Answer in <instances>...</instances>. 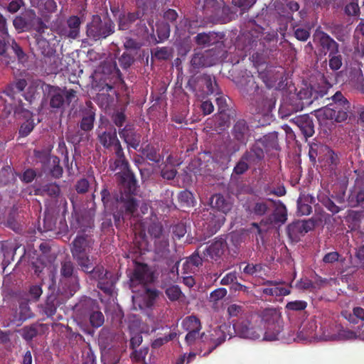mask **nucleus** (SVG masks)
I'll return each mask as SVG.
<instances>
[{
  "label": "nucleus",
  "instance_id": "obj_24",
  "mask_svg": "<svg viewBox=\"0 0 364 364\" xmlns=\"http://www.w3.org/2000/svg\"><path fill=\"white\" fill-rule=\"evenodd\" d=\"M314 41L318 42L321 51L326 55L328 52L333 55L339 53L338 44L328 34L317 28L314 34Z\"/></svg>",
  "mask_w": 364,
  "mask_h": 364
},
{
  "label": "nucleus",
  "instance_id": "obj_23",
  "mask_svg": "<svg viewBox=\"0 0 364 364\" xmlns=\"http://www.w3.org/2000/svg\"><path fill=\"white\" fill-rule=\"evenodd\" d=\"M203 219L205 221L204 226H206L209 234H215L224 224L225 218L222 213L212 209L207 210L203 214Z\"/></svg>",
  "mask_w": 364,
  "mask_h": 364
},
{
  "label": "nucleus",
  "instance_id": "obj_35",
  "mask_svg": "<svg viewBox=\"0 0 364 364\" xmlns=\"http://www.w3.org/2000/svg\"><path fill=\"white\" fill-rule=\"evenodd\" d=\"M60 304L58 294L52 292L47 296L45 303L41 305L43 314L46 315L48 318L53 317Z\"/></svg>",
  "mask_w": 364,
  "mask_h": 364
},
{
  "label": "nucleus",
  "instance_id": "obj_40",
  "mask_svg": "<svg viewBox=\"0 0 364 364\" xmlns=\"http://www.w3.org/2000/svg\"><path fill=\"white\" fill-rule=\"evenodd\" d=\"M141 153L147 160L156 164H159L164 159V156L160 154L159 147L150 144L142 149Z\"/></svg>",
  "mask_w": 364,
  "mask_h": 364
},
{
  "label": "nucleus",
  "instance_id": "obj_62",
  "mask_svg": "<svg viewBox=\"0 0 364 364\" xmlns=\"http://www.w3.org/2000/svg\"><path fill=\"white\" fill-rule=\"evenodd\" d=\"M35 124L33 119H28L21 124L18 130L19 136L21 137L27 136L34 129Z\"/></svg>",
  "mask_w": 364,
  "mask_h": 364
},
{
  "label": "nucleus",
  "instance_id": "obj_41",
  "mask_svg": "<svg viewBox=\"0 0 364 364\" xmlns=\"http://www.w3.org/2000/svg\"><path fill=\"white\" fill-rule=\"evenodd\" d=\"M264 284L274 286L272 287L264 288L262 289V293L268 296H282L289 295L291 293L290 289L284 287H277V282L272 280L266 281Z\"/></svg>",
  "mask_w": 364,
  "mask_h": 364
},
{
  "label": "nucleus",
  "instance_id": "obj_15",
  "mask_svg": "<svg viewBox=\"0 0 364 364\" xmlns=\"http://www.w3.org/2000/svg\"><path fill=\"white\" fill-rule=\"evenodd\" d=\"M276 98L273 96L262 95L255 100L254 104L255 114H260L265 123L269 124L272 119V112L275 107Z\"/></svg>",
  "mask_w": 364,
  "mask_h": 364
},
{
  "label": "nucleus",
  "instance_id": "obj_29",
  "mask_svg": "<svg viewBox=\"0 0 364 364\" xmlns=\"http://www.w3.org/2000/svg\"><path fill=\"white\" fill-rule=\"evenodd\" d=\"M215 53L213 50L210 49L195 53L191 60V66L194 68H199L215 65L218 60Z\"/></svg>",
  "mask_w": 364,
  "mask_h": 364
},
{
  "label": "nucleus",
  "instance_id": "obj_21",
  "mask_svg": "<svg viewBox=\"0 0 364 364\" xmlns=\"http://www.w3.org/2000/svg\"><path fill=\"white\" fill-rule=\"evenodd\" d=\"M356 178L350 191L348 202L353 207L364 202V171H355Z\"/></svg>",
  "mask_w": 364,
  "mask_h": 364
},
{
  "label": "nucleus",
  "instance_id": "obj_7",
  "mask_svg": "<svg viewBox=\"0 0 364 364\" xmlns=\"http://www.w3.org/2000/svg\"><path fill=\"white\" fill-rule=\"evenodd\" d=\"M218 85L210 75H194L188 80L186 89L197 98L203 100L207 96L216 92Z\"/></svg>",
  "mask_w": 364,
  "mask_h": 364
},
{
  "label": "nucleus",
  "instance_id": "obj_4",
  "mask_svg": "<svg viewBox=\"0 0 364 364\" xmlns=\"http://www.w3.org/2000/svg\"><path fill=\"white\" fill-rule=\"evenodd\" d=\"M278 34L276 31L265 33L258 39L250 43L252 58L257 62L264 60L277 50Z\"/></svg>",
  "mask_w": 364,
  "mask_h": 364
},
{
  "label": "nucleus",
  "instance_id": "obj_32",
  "mask_svg": "<svg viewBox=\"0 0 364 364\" xmlns=\"http://www.w3.org/2000/svg\"><path fill=\"white\" fill-rule=\"evenodd\" d=\"M18 307L15 310L13 321L14 322L23 323L35 316L31 308L29 306V299L21 298L18 301Z\"/></svg>",
  "mask_w": 364,
  "mask_h": 364
},
{
  "label": "nucleus",
  "instance_id": "obj_27",
  "mask_svg": "<svg viewBox=\"0 0 364 364\" xmlns=\"http://www.w3.org/2000/svg\"><path fill=\"white\" fill-rule=\"evenodd\" d=\"M225 247V240L222 238L217 239L203 249V257L207 261L218 262L223 255Z\"/></svg>",
  "mask_w": 364,
  "mask_h": 364
},
{
  "label": "nucleus",
  "instance_id": "obj_49",
  "mask_svg": "<svg viewBox=\"0 0 364 364\" xmlns=\"http://www.w3.org/2000/svg\"><path fill=\"white\" fill-rule=\"evenodd\" d=\"M331 338L334 340H353L357 338V334L352 330L341 327L338 329V333L333 335Z\"/></svg>",
  "mask_w": 364,
  "mask_h": 364
},
{
  "label": "nucleus",
  "instance_id": "obj_25",
  "mask_svg": "<svg viewBox=\"0 0 364 364\" xmlns=\"http://www.w3.org/2000/svg\"><path fill=\"white\" fill-rule=\"evenodd\" d=\"M120 138L127 144L128 147L135 150L138 149L141 143V134L134 127V124L128 123L124 127L119 129Z\"/></svg>",
  "mask_w": 364,
  "mask_h": 364
},
{
  "label": "nucleus",
  "instance_id": "obj_64",
  "mask_svg": "<svg viewBox=\"0 0 364 364\" xmlns=\"http://www.w3.org/2000/svg\"><path fill=\"white\" fill-rule=\"evenodd\" d=\"M269 210L268 203L266 201H259L255 203L252 213L257 216L265 215Z\"/></svg>",
  "mask_w": 364,
  "mask_h": 364
},
{
  "label": "nucleus",
  "instance_id": "obj_63",
  "mask_svg": "<svg viewBox=\"0 0 364 364\" xmlns=\"http://www.w3.org/2000/svg\"><path fill=\"white\" fill-rule=\"evenodd\" d=\"M90 322L92 327L99 328L105 322V317L101 311H93L90 316Z\"/></svg>",
  "mask_w": 364,
  "mask_h": 364
},
{
  "label": "nucleus",
  "instance_id": "obj_2",
  "mask_svg": "<svg viewBox=\"0 0 364 364\" xmlns=\"http://www.w3.org/2000/svg\"><path fill=\"white\" fill-rule=\"evenodd\" d=\"M144 13L140 10L121 12L117 22L119 31H129L135 36H145L149 33L147 23L151 26L153 20L143 18Z\"/></svg>",
  "mask_w": 364,
  "mask_h": 364
},
{
  "label": "nucleus",
  "instance_id": "obj_43",
  "mask_svg": "<svg viewBox=\"0 0 364 364\" xmlns=\"http://www.w3.org/2000/svg\"><path fill=\"white\" fill-rule=\"evenodd\" d=\"M326 149H328V146L323 145L320 143H311L309 144V156L310 161L312 163H316V158H318V160L322 157V154H324V151Z\"/></svg>",
  "mask_w": 364,
  "mask_h": 364
},
{
  "label": "nucleus",
  "instance_id": "obj_13",
  "mask_svg": "<svg viewBox=\"0 0 364 364\" xmlns=\"http://www.w3.org/2000/svg\"><path fill=\"white\" fill-rule=\"evenodd\" d=\"M233 328L238 336L251 340H258L264 336V329L260 326L256 318L249 319H239L233 323Z\"/></svg>",
  "mask_w": 364,
  "mask_h": 364
},
{
  "label": "nucleus",
  "instance_id": "obj_14",
  "mask_svg": "<svg viewBox=\"0 0 364 364\" xmlns=\"http://www.w3.org/2000/svg\"><path fill=\"white\" fill-rule=\"evenodd\" d=\"M225 339L226 333L222 328V326L216 327L210 331L208 333H202L200 336V341L208 348L207 351L203 354V356H208L217 347L224 343Z\"/></svg>",
  "mask_w": 364,
  "mask_h": 364
},
{
  "label": "nucleus",
  "instance_id": "obj_55",
  "mask_svg": "<svg viewBox=\"0 0 364 364\" xmlns=\"http://www.w3.org/2000/svg\"><path fill=\"white\" fill-rule=\"evenodd\" d=\"M307 302L303 300H295L287 302L285 309L289 311H301L306 309Z\"/></svg>",
  "mask_w": 364,
  "mask_h": 364
},
{
  "label": "nucleus",
  "instance_id": "obj_42",
  "mask_svg": "<svg viewBox=\"0 0 364 364\" xmlns=\"http://www.w3.org/2000/svg\"><path fill=\"white\" fill-rule=\"evenodd\" d=\"M256 143H260L265 149H277L278 146L277 134L276 132H270L257 139Z\"/></svg>",
  "mask_w": 364,
  "mask_h": 364
},
{
  "label": "nucleus",
  "instance_id": "obj_28",
  "mask_svg": "<svg viewBox=\"0 0 364 364\" xmlns=\"http://www.w3.org/2000/svg\"><path fill=\"white\" fill-rule=\"evenodd\" d=\"M289 121L299 128L306 140L314 134V119L309 114L298 115Z\"/></svg>",
  "mask_w": 364,
  "mask_h": 364
},
{
  "label": "nucleus",
  "instance_id": "obj_8",
  "mask_svg": "<svg viewBox=\"0 0 364 364\" xmlns=\"http://www.w3.org/2000/svg\"><path fill=\"white\" fill-rule=\"evenodd\" d=\"M332 84L327 80L324 75H322L319 82L301 89L295 99L296 102L303 105L304 109L326 96Z\"/></svg>",
  "mask_w": 364,
  "mask_h": 364
},
{
  "label": "nucleus",
  "instance_id": "obj_39",
  "mask_svg": "<svg viewBox=\"0 0 364 364\" xmlns=\"http://www.w3.org/2000/svg\"><path fill=\"white\" fill-rule=\"evenodd\" d=\"M77 228L79 230L77 234H92L94 228V220L87 215H81L77 218Z\"/></svg>",
  "mask_w": 364,
  "mask_h": 364
},
{
  "label": "nucleus",
  "instance_id": "obj_60",
  "mask_svg": "<svg viewBox=\"0 0 364 364\" xmlns=\"http://www.w3.org/2000/svg\"><path fill=\"white\" fill-rule=\"evenodd\" d=\"M148 232L151 237L155 240L161 237H164L166 235L164 233L163 226L160 223H152L148 228Z\"/></svg>",
  "mask_w": 364,
  "mask_h": 364
},
{
  "label": "nucleus",
  "instance_id": "obj_52",
  "mask_svg": "<svg viewBox=\"0 0 364 364\" xmlns=\"http://www.w3.org/2000/svg\"><path fill=\"white\" fill-rule=\"evenodd\" d=\"M44 82L42 81L33 82L31 84L27 90V92L24 95L25 100L31 102L35 98L38 93V87L41 86L42 88V85Z\"/></svg>",
  "mask_w": 364,
  "mask_h": 364
},
{
  "label": "nucleus",
  "instance_id": "obj_16",
  "mask_svg": "<svg viewBox=\"0 0 364 364\" xmlns=\"http://www.w3.org/2000/svg\"><path fill=\"white\" fill-rule=\"evenodd\" d=\"M82 21L77 16L73 15L68 18L66 25L57 26L56 33L65 39H76L80 36Z\"/></svg>",
  "mask_w": 364,
  "mask_h": 364
},
{
  "label": "nucleus",
  "instance_id": "obj_57",
  "mask_svg": "<svg viewBox=\"0 0 364 364\" xmlns=\"http://www.w3.org/2000/svg\"><path fill=\"white\" fill-rule=\"evenodd\" d=\"M15 181L14 175L11 170L2 169L0 171V187L7 186L14 183Z\"/></svg>",
  "mask_w": 364,
  "mask_h": 364
},
{
  "label": "nucleus",
  "instance_id": "obj_34",
  "mask_svg": "<svg viewBox=\"0 0 364 364\" xmlns=\"http://www.w3.org/2000/svg\"><path fill=\"white\" fill-rule=\"evenodd\" d=\"M48 330L47 324L35 322L21 328V336L27 342L31 341L38 335H43Z\"/></svg>",
  "mask_w": 364,
  "mask_h": 364
},
{
  "label": "nucleus",
  "instance_id": "obj_58",
  "mask_svg": "<svg viewBox=\"0 0 364 364\" xmlns=\"http://www.w3.org/2000/svg\"><path fill=\"white\" fill-rule=\"evenodd\" d=\"M263 270V265L260 263H247L242 272L247 275L257 276Z\"/></svg>",
  "mask_w": 364,
  "mask_h": 364
},
{
  "label": "nucleus",
  "instance_id": "obj_54",
  "mask_svg": "<svg viewBox=\"0 0 364 364\" xmlns=\"http://www.w3.org/2000/svg\"><path fill=\"white\" fill-rule=\"evenodd\" d=\"M323 156V159L331 168L336 167L339 162L338 155L328 146V149L325 150Z\"/></svg>",
  "mask_w": 364,
  "mask_h": 364
},
{
  "label": "nucleus",
  "instance_id": "obj_50",
  "mask_svg": "<svg viewBox=\"0 0 364 364\" xmlns=\"http://www.w3.org/2000/svg\"><path fill=\"white\" fill-rule=\"evenodd\" d=\"M87 133L82 129H79L75 132H68L67 134V140L73 144H78L87 139Z\"/></svg>",
  "mask_w": 364,
  "mask_h": 364
},
{
  "label": "nucleus",
  "instance_id": "obj_48",
  "mask_svg": "<svg viewBox=\"0 0 364 364\" xmlns=\"http://www.w3.org/2000/svg\"><path fill=\"white\" fill-rule=\"evenodd\" d=\"M200 246L196 252L193 253L191 256H190L186 262L183 264V268L186 269V267L188 268L191 267V271L196 270L199 266L202 265L203 261V255L200 256L198 253L199 249L201 248Z\"/></svg>",
  "mask_w": 364,
  "mask_h": 364
},
{
  "label": "nucleus",
  "instance_id": "obj_61",
  "mask_svg": "<svg viewBox=\"0 0 364 364\" xmlns=\"http://www.w3.org/2000/svg\"><path fill=\"white\" fill-rule=\"evenodd\" d=\"M152 57L160 60H168L171 55L170 49L167 47L157 48L151 53Z\"/></svg>",
  "mask_w": 364,
  "mask_h": 364
},
{
  "label": "nucleus",
  "instance_id": "obj_5",
  "mask_svg": "<svg viewBox=\"0 0 364 364\" xmlns=\"http://www.w3.org/2000/svg\"><path fill=\"white\" fill-rule=\"evenodd\" d=\"M332 102L321 109L322 115L326 119L341 123L348 117L350 104L341 92L337 91L332 97Z\"/></svg>",
  "mask_w": 364,
  "mask_h": 364
},
{
  "label": "nucleus",
  "instance_id": "obj_37",
  "mask_svg": "<svg viewBox=\"0 0 364 364\" xmlns=\"http://www.w3.org/2000/svg\"><path fill=\"white\" fill-rule=\"evenodd\" d=\"M303 109V105L296 102V99H292L289 102H284L281 104L279 109V114L282 118H287L294 112Z\"/></svg>",
  "mask_w": 364,
  "mask_h": 364
},
{
  "label": "nucleus",
  "instance_id": "obj_33",
  "mask_svg": "<svg viewBox=\"0 0 364 364\" xmlns=\"http://www.w3.org/2000/svg\"><path fill=\"white\" fill-rule=\"evenodd\" d=\"M236 85L240 93L244 96L251 95L258 92L259 87L252 75L246 74L236 81Z\"/></svg>",
  "mask_w": 364,
  "mask_h": 364
},
{
  "label": "nucleus",
  "instance_id": "obj_38",
  "mask_svg": "<svg viewBox=\"0 0 364 364\" xmlns=\"http://www.w3.org/2000/svg\"><path fill=\"white\" fill-rule=\"evenodd\" d=\"M314 201L313 196L307 194H301L297 200V213L300 215H308L312 211L311 205Z\"/></svg>",
  "mask_w": 364,
  "mask_h": 364
},
{
  "label": "nucleus",
  "instance_id": "obj_59",
  "mask_svg": "<svg viewBox=\"0 0 364 364\" xmlns=\"http://www.w3.org/2000/svg\"><path fill=\"white\" fill-rule=\"evenodd\" d=\"M75 271L74 264L70 260L61 262L60 274L63 277H71L74 274Z\"/></svg>",
  "mask_w": 364,
  "mask_h": 364
},
{
  "label": "nucleus",
  "instance_id": "obj_36",
  "mask_svg": "<svg viewBox=\"0 0 364 364\" xmlns=\"http://www.w3.org/2000/svg\"><path fill=\"white\" fill-rule=\"evenodd\" d=\"M242 156L250 164H257L264 159V152L259 144L255 143L252 146L250 150L246 151Z\"/></svg>",
  "mask_w": 364,
  "mask_h": 364
},
{
  "label": "nucleus",
  "instance_id": "obj_51",
  "mask_svg": "<svg viewBox=\"0 0 364 364\" xmlns=\"http://www.w3.org/2000/svg\"><path fill=\"white\" fill-rule=\"evenodd\" d=\"M40 191L42 192V194H46L50 197H58L60 193V186L55 183L46 184L41 187Z\"/></svg>",
  "mask_w": 364,
  "mask_h": 364
},
{
  "label": "nucleus",
  "instance_id": "obj_44",
  "mask_svg": "<svg viewBox=\"0 0 364 364\" xmlns=\"http://www.w3.org/2000/svg\"><path fill=\"white\" fill-rule=\"evenodd\" d=\"M211 204L218 211L223 214L230 209V205L225 200L224 197L220 194H216L211 198Z\"/></svg>",
  "mask_w": 364,
  "mask_h": 364
},
{
  "label": "nucleus",
  "instance_id": "obj_9",
  "mask_svg": "<svg viewBox=\"0 0 364 364\" xmlns=\"http://www.w3.org/2000/svg\"><path fill=\"white\" fill-rule=\"evenodd\" d=\"M115 31V24L108 18L102 20L98 14L92 16V19L86 25V35L87 38L94 41L106 39Z\"/></svg>",
  "mask_w": 364,
  "mask_h": 364
},
{
  "label": "nucleus",
  "instance_id": "obj_22",
  "mask_svg": "<svg viewBox=\"0 0 364 364\" xmlns=\"http://www.w3.org/2000/svg\"><path fill=\"white\" fill-rule=\"evenodd\" d=\"M36 17L34 10L28 9L14 18L13 25L18 33L29 32L32 31Z\"/></svg>",
  "mask_w": 364,
  "mask_h": 364
},
{
  "label": "nucleus",
  "instance_id": "obj_20",
  "mask_svg": "<svg viewBox=\"0 0 364 364\" xmlns=\"http://www.w3.org/2000/svg\"><path fill=\"white\" fill-rule=\"evenodd\" d=\"M236 115L235 110L218 111L213 119L207 121V124L215 132H221L230 126V121Z\"/></svg>",
  "mask_w": 364,
  "mask_h": 364
},
{
  "label": "nucleus",
  "instance_id": "obj_6",
  "mask_svg": "<svg viewBox=\"0 0 364 364\" xmlns=\"http://www.w3.org/2000/svg\"><path fill=\"white\" fill-rule=\"evenodd\" d=\"M42 90L49 99L50 107L53 110L63 109L65 104L69 105L77 100V92L73 89H61L58 86L43 83Z\"/></svg>",
  "mask_w": 364,
  "mask_h": 364
},
{
  "label": "nucleus",
  "instance_id": "obj_12",
  "mask_svg": "<svg viewBox=\"0 0 364 364\" xmlns=\"http://www.w3.org/2000/svg\"><path fill=\"white\" fill-rule=\"evenodd\" d=\"M114 153L117 156L114 164L122 170L119 173L121 190L128 192L136 191L137 180L129 168V164L125 157L122 147H118Z\"/></svg>",
  "mask_w": 364,
  "mask_h": 364
},
{
  "label": "nucleus",
  "instance_id": "obj_53",
  "mask_svg": "<svg viewBox=\"0 0 364 364\" xmlns=\"http://www.w3.org/2000/svg\"><path fill=\"white\" fill-rule=\"evenodd\" d=\"M249 168L250 164L241 156L232 170V177L242 175L248 171Z\"/></svg>",
  "mask_w": 364,
  "mask_h": 364
},
{
  "label": "nucleus",
  "instance_id": "obj_11",
  "mask_svg": "<svg viewBox=\"0 0 364 364\" xmlns=\"http://www.w3.org/2000/svg\"><path fill=\"white\" fill-rule=\"evenodd\" d=\"M136 191H124L115 199V206L111 209L114 211L113 218L115 223L124 220V216L132 215L137 209V201L134 198Z\"/></svg>",
  "mask_w": 364,
  "mask_h": 364
},
{
  "label": "nucleus",
  "instance_id": "obj_1",
  "mask_svg": "<svg viewBox=\"0 0 364 364\" xmlns=\"http://www.w3.org/2000/svg\"><path fill=\"white\" fill-rule=\"evenodd\" d=\"M256 321L264 329L262 341L279 339L283 330L281 313L276 308H266L257 314Z\"/></svg>",
  "mask_w": 364,
  "mask_h": 364
},
{
  "label": "nucleus",
  "instance_id": "obj_30",
  "mask_svg": "<svg viewBox=\"0 0 364 364\" xmlns=\"http://www.w3.org/2000/svg\"><path fill=\"white\" fill-rule=\"evenodd\" d=\"M87 107L80 110L81 119L78 127L84 132H91L94 128L95 121V109L90 101L86 102Z\"/></svg>",
  "mask_w": 364,
  "mask_h": 364
},
{
  "label": "nucleus",
  "instance_id": "obj_45",
  "mask_svg": "<svg viewBox=\"0 0 364 364\" xmlns=\"http://www.w3.org/2000/svg\"><path fill=\"white\" fill-rule=\"evenodd\" d=\"M100 195L102 202L106 208H114L116 198L121 195V187L119 188V193H115L114 196L111 195L107 187H104L100 192Z\"/></svg>",
  "mask_w": 364,
  "mask_h": 364
},
{
  "label": "nucleus",
  "instance_id": "obj_17",
  "mask_svg": "<svg viewBox=\"0 0 364 364\" xmlns=\"http://www.w3.org/2000/svg\"><path fill=\"white\" fill-rule=\"evenodd\" d=\"M154 252L159 259H166V264L168 265L171 263L176 262L173 269L175 267L178 269L180 261L176 260L174 256L170 255L168 235L161 237L154 240Z\"/></svg>",
  "mask_w": 364,
  "mask_h": 364
},
{
  "label": "nucleus",
  "instance_id": "obj_31",
  "mask_svg": "<svg viewBox=\"0 0 364 364\" xmlns=\"http://www.w3.org/2000/svg\"><path fill=\"white\" fill-rule=\"evenodd\" d=\"M130 280L132 282L147 284L153 282V273L146 264L139 263L136 265Z\"/></svg>",
  "mask_w": 364,
  "mask_h": 364
},
{
  "label": "nucleus",
  "instance_id": "obj_3",
  "mask_svg": "<svg viewBox=\"0 0 364 364\" xmlns=\"http://www.w3.org/2000/svg\"><path fill=\"white\" fill-rule=\"evenodd\" d=\"M94 243L92 234H77L72 242L70 252L80 268L90 267V261L94 258L90 256V253L93 249Z\"/></svg>",
  "mask_w": 364,
  "mask_h": 364
},
{
  "label": "nucleus",
  "instance_id": "obj_10",
  "mask_svg": "<svg viewBox=\"0 0 364 364\" xmlns=\"http://www.w3.org/2000/svg\"><path fill=\"white\" fill-rule=\"evenodd\" d=\"M93 261L94 259L90 261V267L80 269L87 274L90 280L97 282V287L100 289L105 294H111L114 284L112 273L101 264L95 265Z\"/></svg>",
  "mask_w": 364,
  "mask_h": 364
},
{
  "label": "nucleus",
  "instance_id": "obj_18",
  "mask_svg": "<svg viewBox=\"0 0 364 364\" xmlns=\"http://www.w3.org/2000/svg\"><path fill=\"white\" fill-rule=\"evenodd\" d=\"M314 226L315 223L311 219L296 220L287 226V235L292 242H297L306 233L314 229Z\"/></svg>",
  "mask_w": 364,
  "mask_h": 364
},
{
  "label": "nucleus",
  "instance_id": "obj_46",
  "mask_svg": "<svg viewBox=\"0 0 364 364\" xmlns=\"http://www.w3.org/2000/svg\"><path fill=\"white\" fill-rule=\"evenodd\" d=\"M348 77L353 86L364 90V77L360 68L350 69Z\"/></svg>",
  "mask_w": 364,
  "mask_h": 364
},
{
  "label": "nucleus",
  "instance_id": "obj_26",
  "mask_svg": "<svg viewBox=\"0 0 364 364\" xmlns=\"http://www.w3.org/2000/svg\"><path fill=\"white\" fill-rule=\"evenodd\" d=\"M233 139L238 144L246 145L252 134V130L244 119H237L231 129Z\"/></svg>",
  "mask_w": 364,
  "mask_h": 364
},
{
  "label": "nucleus",
  "instance_id": "obj_19",
  "mask_svg": "<svg viewBox=\"0 0 364 364\" xmlns=\"http://www.w3.org/2000/svg\"><path fill=\"white\" fill-rule=\"evenodd\" d=\"M100 129L101 125L99 126L96 131L97 139L105 149H113L115 151L118 149V147H122L121 143L117 138L115 128L105 131H102Z\"/></svg>",
  "mask_w": 364,
  "mask_h": 364
},
{
  "label": "nucleus",
  "instance_id": "obj_47",
  "mask_svg": "<svg viewBox=\"0 0 364 364\" xmlns=\"http://www.w3.org/2000/svg\"><path fill=\"white\" fill-rule=\"evenodd\" d=\"M183 326L187 331H200L201 323L200 319L196 316H189L183 321Z\"/></svg>",
  "mask_w": 364,
  "mask_h": 364
},
{
  "label": "nucleus",
  "instance_id": "obj_56",
  "mask_svg": "<svg viewBox=\"0 0 364 364\" xmlns=\"http://www.w3.org/2000/svg\"><path fill=\"white\" fill-rule=\"evenodd\" d=\"M165 294L171 301L179 300L183 295V293L178 285H171L168 287L166 288Z\"/></svg>",
  "mask_w": 364,
  "mask_h": 364
}]
</instances>
